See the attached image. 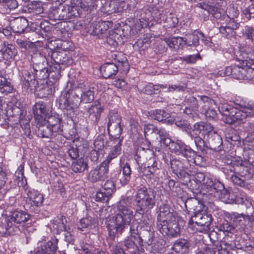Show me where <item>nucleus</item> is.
<instances>
[{
  "label": "nucleus",
  "mask_w": 254,
  "mask_h": 254,
  "mask_svg": "<svg viewBox=\"0 0 254 254\" xmlns=\"http://www.w3.org/2000/svg\"><path fill=\"white\" fill-rule=\"evenodd\" d=\"M241 65L244 67V80L254 82V61H242Z\"/></svg>",
  "instance_id": "4c0bfd02"
},
{
  "label": "nucleus",
  "mask_w": 254,
  "mask_h": 254,
  "mask_svg": "<svg viewBox=\"0 0 254 254\" xmlns=\"http://www.w3.org/2000/svg\"><path fill=\"white\" fill-rule=\"evenodd\" d=\"M215 104H214V105ZM214 105H207V106H205L204 104L202 105V107L205 109H206V111L205 112V116L206 119L208 120H214L217 118V113L216 111L210 107H212Z\"/></svg>",
  "instance_id": "0e129e2a"
},
{
  "label": "nucleus",
  "mask_w": 254,
  "mask_h": 254,
  "mask_svg": "<svg viewBox=\"0 0 254 254\" xmlns=\"http://www.w3.org/2000/svg\"><path fill=\"white\" fill-rule=\"evenodd\" d=\"M103 108L99 104L92 106L88 109L89 118L94 123H97L99 121Z\"/></svg>",
  "instance_id": "a19ab883"
},
{
  "label": "nucleus",
  "mask_w": 254,
  "mask_h": 254,
  "mask_svg": "<svg viewBox=\"0 0 254 254\" xmlns=\"http://www.w3.org/2000/svg\"><path fill=\"white\" fill-rule=\"evenodd\" d=\"M241 52L243 55H245L246 59L242 61H247L248 62H254V48L250 47L249 45H247L241 49Z\"/></svg>",
  "instance_id": "5fc2aeb1"
},
{
  "label": "nucleus",
  "mask_w": 254,
  "mask_h": 254,
  "mask_svg": "<svg viewBox=\"0 0 254 254\" xmlns=\"http://www.w3.org/2000/svg\"><path fill=\"white\" fill-rule=\"evenodd\" d=\"M217 231L213 230L209 234V237L210 239V241L213 243V246H215L216 248H218V251L220 249V243L223 240H219L221 238V233L224 234V232L220 229H217Z\"/></svg>",
  "instance_id": "09e8293b"
},
{
  "label": "nucleus",
  "mask_w": 254,
  "mask_h": 254,
  "mask_svg": "<svg viewBox=\"0 0 254 254\" xmlns=\"http://www.w3.org/2000/svg\"><path fill=\"white\" fill-rule=\"evenodd\" d=\"M168 146L176 155H182L187 159L188 157L193 156L194 153V150L190 146L186 145L181 140H177L176 142L171 141L170 144Z\"/></svg>",
  "instance_id": "f3484780"
},
{
  "label": "nucleus",
  "mask_w": 254,
  "mask_h": 254,
  "mask_svg": "<svg viewBox=\"0 0 254 254\" xmlns=\"http://www.w3.org/2000/svg\"><path fill=\"white\" fill-rule=\"evenodd\" d=\"M5 72L0 71V92L5 95L11 93L13 87L11 83L7 81Z\"/></svg>",
  "instance_id": "58836bf2"
},
{
  "label": "nucleus",
  "mask_w": 254,
  "mask_h": 254,
  "mask_svg": "<svg viewBox=\"0 0 254 254\" xmlns=\"http://www.w3.org/2000/svg\"><path fill=\"white\" fill-rule=\"evenodd\" d=\"M150 116L158 122H163L168 124H172L174 122L169 114L164 110H156L150 113Z\"/></svg>",
  "instance_id": "473e14b6"
},
{
  "label": "nucleus",
  "mask_w": 254,
  "mask_h": 254,
  "mask_svg": "<svg viewBox=\"0 0 254 254\" xmlns=\"http://www.w3.org/2000/svg\"><path fill=\"white\" fill-rule=\"evenodd\" d=\"M156 192L151 188L140 187L137 190L134 201L136 203L135 214L143 216L155 205Z\"/></svg>",
  "instance_id": "7ed1b4c3"
},
{
  "label": "nucleus",
  "mask_w": 254,
  "mask_h": 254,
  "mask_svg": "<svg viewBox=\"0 0 254 254\" xmlns=\"http://www.w3.org/2000/svg\"><path fill=\"white\" fill-rule=\"evenodd\" d=\"M159 131V133L158 135L159 137V141L166 146H168L169 144H170L171 141V139L168 137L169 134L166 130L163 128H161L160 130Z\"/></svg>",
  "instance_id": "680f3d73"
},
{
  "label": "nucleus",
  "mask_w": 254,
  "mask_h": 254,
  "mask_svg": "<svg viewBox=\"0 0 254 254\" xmlns=\"http://www.w3.org/2000/svg\"><path fill=\"white\" fill-rule=\"evenodd\" d=\"M71 92L67 91L62 95L59 100L60 108L62 109L64 114L68 117H72L75 110L79 105V100L75 99L72 101L70 96Z\"/></svg>",
  "instance_id": "423d86ee"
},
{
  "label": "nucleus",
  "mask_w": 254,
  "mask_h": 254,
  "mask_svg": "<svg viewBox=\"0 0 254 254\" xmlns=\"http://www.w3.org/2000/svg\"><path fill=\"white\" fill-rule=\"evenodd\" d=\"M157 165L158 163L156 161L155 158L148 160L145 163L144 169L145 171L147 172V175L154 174L158 170Z\"/></svg>",
  "instance_id": "3c124183"
},
{
  "label": "nucleus",
  "mask_w": 254,
  "mask_h": 254,
  "mask_svg": "<svg viewBox=\"0 0 254 254\" xmlns=\"http://www.w3.org/2000/svg\"><path fill=\"white\" fill-rule=\"evenodd\" d=\"M133 237H128L124 241V245L131 253H135L139 251L135 242L132 240Z\"/></svg>",
  "instance_id": "13d9d810"
},
{
  "label": "nucleus",
  "mask_w": 254,
  "mask_h": 254,
  "mask_svg": "<svg viewBox=\"0 0 254 254\" xmlns=\"http://www.w3.org/2000/svg\"><path fill=\"white\" fill-rule=\"evenodd\" d=\"M27 201L32 206L39 207L42 205L44 200L43 195L39 191L31 188L26 190Z\"/></svg>",
  "instance_id": "393cba45"
},
{
  "label": "nucleus",
  "mask_w": 254,
  "mask_h": 254,
  "mask_svg": "<svg viewBox=\"0 0 254 254\" xmlns=\"http://www.w3.org/2000/svg\"><path fill=\"white\" fill-rule=\"evenodd\" d=\"M125 200L120 202L118 206V212L113 224H108L107 228L109 235L114 238L119 237L126 229H127L130 222L133 217V211L125 205Z\"/></svg>",
  "instance_id": "f03ea898"
},
{
  "label": "nucleus",
  "mask_w": 254,
  "mask_h": 254,
  "mask_svg": "<svg viewBox=\"0 0 254 254\" xmlns=\"http://www.w3.org/2000/svg\"><path fill=\"white\" fill-rule=\"evenodd\" d=\"M194 129L202 133L204 135H207V138L210 136V134L215 133L214 127L209 123L203 122L196 123L194 125Z\"/></svg>",
  "instance_id": "c9c22d12"
},
{
  "label": "nucleus",
  "mask_w": 254,
  "mask_h": 254,
  "mask_svg": "<svg viewBox=\"0 0 254 254\" xmlns=\"http://www.w3.org/2000/svg\"><path fill=\"white\" fill-rule=\"evenodd\" d=\"M88 168V165L87 160L82 157L74 161L71 164V169L76 173H83Z\"/></svg>",
  "instance_id": "ea45409f"
},
{
  "label": "nucleus",
  "mask_w": 254,
  "mask_h": 254,
  "mask_svg": "<svg viewBox=\"0 0 254 254\" xmlns=\"http://www.w3.org/2000/svg\"><path fill=\"white\" fill-rule=\"evenodd\" d=\"M221 23L223 25L219 27V31L222 36L227 39L234 38L236 35V30L240 26V23L237 21H232L221 22Z\"/></svg>",
  "instance_id": "aec40b11"
},
{
  "label": "nucleus",
  "mask_w": 254,
  "mask_h": 254,
  "mask_svg": "<svg viewBox=\"0 0 254 254\" xmlns=\"http://www.w3.org/2000/svg\"><path fill=\"white\" fill-rule=\"evenodd\" d=\"M119 69L117 64L106 63L101 66L100 70L104 78H111L116 75Z\"/></svg>",
  "instance_id": "bb28decb"
},
{
  "label": "nucleus",
  "mask_w": 254,
  "mask_h": 254,
  "mask_svg": "<svg viewBox=\"0 0 254 254\" xmlns=\"http://www.w3.org/2000/svg\"><path fill=\"white\" fill-rule=\"evenodd\" d=\"M95 223V220L91 217L81 219L77 226L78 229L87 232L92 228Z\"/></svg>",
  "instance_id": "a18cd8bd"
},
{
  "label": "nucleus",
  "mask_w": 254,
  "mask_h": 254,
  "mask_svg": "<svg viewBox=\"0 0 254 254\" xmlns=\"http://www.w3.org/2000/svg\"><path fill=\"white\" fill-rule=\"evenodd\" d=\"M247 248L251 250L254 248V243L250 245L242 244L239 241H231L229 236L225 238L224 240L220 243V249L218 250V254H237V250H243Z\"/></svg>",
  "instance_id": "39448f33"
},
{
  "label": "nucleus",
  "mask_w": 254,
  "mask_h": 254,
  "mask_svg": "<svg viewBox=\"0 0 254 254\" xmlns=\"http://www.w3.org/2000/svg\"><path fill=\"white\" fill-rule=\"evenodd\" d=\"M178 217L176 212L168 204L164 203L159 207V213L157 217V227L168 221Z\"/></svg>",
  "instance_id": "2eb2a0df"
},
{
  "label": "nucleus",
  "mask_w": 254,
  "mask_h": 254,
  "mask_svg": "<svg viewBox=\"0 0 254 254\" xmlns=\"http://www.w3.org/2000/svg\"><path fill=\"white\" fill-rule=\"evenodd\" d=\"M111 196L109 192L102 190L97 192L95 199L97 202H108Z\"/></svg>",
  "instance_id": "4d7b16f0"
},
{
  "label": "nucleus",
  "mask_w": 254,
  "mask_h": 254,
  "mask_svg": "<svg viewBox=\"0 0 254 254\" xmlns=\"http://www.w3.org/2000/svg\"><path fill=\"white\" fill-rule=\"evenodd\" d=\"M200 100L198 101L194 96H190L186 97L185 102L193 110H197L200 105H203L202 104H204L205 106L215 104V101L207 96H200Z\"/></svg>",
  "instance_id": "4be33fe9"
},
{
  "label": "nucleus",
  "mask_w": 254,
  "mask_h": 254,
  "mask_svg": "<svg viewBox=\"0 0 254 254\" xmlns=\"http://www.w3.org/2000/svg\"><path fill=\"white\" fill-rule=\"evenodd\" d=\"M170 165L173 172L176 175L184 169L182 162L178 159L172 160Z\"/></svg>",
  "instance_id": "338daca9"
},
{
  "label": "nucleus",
  "mask_w": 254,
  "mask_h": 254,
  "mask_svg": "<svg viewBox=\"0 0 254 254\" xmlns=\"http://www.w3.org/2000/svg\"><path fill=\"white\" fill-rule=\"evenodd\" d=\"M67 57L64 52L54 51L51 55V58L56 64H67Z\"/></svg>",
  "instance_id": "8fccbe9b"
},
{
  "label": "nucleus",
  "mask_w": 254,
  "mask_h": 254,
  "mask_svg": "<svg viewBox=\"0 0 254 254\" xmlns=\"http://www.w3.org/2000/svg\"><path fill=\"white\" fill-rule=\"evenodd\" d=\"M166 43L170 48L175 51L182 48L183 46L186 45L184 38L180 37H172L167 39Z\"/></svg>",
  "instance_id": "c03bdc74"
},
{
  "label": "nucleus",
  "mask_w": 254,
  "mask_h": 254,
  "mask_svg": "<svg viewBox=\"0 0 254 254\" xmlns=\"http://www.w3.org/2000/svg\"><path fill=\"white\" fill-rule=\"evenodd\" d=\"M0 52L3 56V58L7 61L13 59L17 53L15 46L12 44L4 46L1 49Z\"/></svg>",
  "instance_id": "79ce46f5"
},
{
  "label": "nucleus",
  "mask_w": 254,
  "mask_h": 254,
  "mask_svg": "<svg viewBox=\"0 0 254 254\" xmlns=\"http://www.w3.org/2000/svg\"><path fill=\"white\" fill-rule=\"evenodd\" d=\"M46 123L56 134L62 133L63 131L62 119L58 115L48 116L46 119Z\"/></svg>",
  "instance_id": "a878e982"
},
{
  "label": "nucleus",
  "mask_w": 254,
  "mask_h": 254,
  "mask_svg": "<svg viewBox=\"0 0 254 254\" xmlns=\"http://www.w3.org/2000/svg\"><path fill=\"white\" fill-rule=\"evenodd\" d=\"M157 228L162 235L169 237H177L181 234L178 217L157 226Z\"/></svg>",
  "instance_id": "9b49d317"
},
{
  "label": "nucleus",
  "mask_w": 254,
  "mask_h": 254,
  "mask_svg": "<svg viewBox=\"0 0 254 254\" xmlns=\"http://www.w3.org/2000/svg\"><path fill=\"white\" fill-rule=\"evenodd\" d=\"M11 28L15 33H22L28 26V20L23 17H18L10 23Z\"/></svg>",
  "instance_id": "2f4dec72"
},
{
  "label": "nucleus",
  "mask_w": 254,
  "mask_h": 254,
  "mask_svg": "<svg viewBox=\"0 0 254 254\" xmlns=\"http://www.w3.org/2000/svg\"><path fill=\"white\" fill-rule=\"evenodd\" d=\"M24 10L27 13H31V18L34 20L35 16L40 17V14L43 12L42 3L38 1H31L24 7Z\"/></svg>",
  "instance_id": "c756f323"
},
{
  "label": "nucleus",
  "mask_w": 254,
  "mask_h": 254,
  "mask_svg": "<svg viewBox=\"0 0 254 254\" xmlns=\"http://www.w3.org/2000/svg\"><path fill=\"white\" fill-rule=\"evenodd\" d=\"M49 69V73L53 78H58L60 76L61 73V66L60 65L56 64L50 66Z\"/></svg>",
  "instance_id": "69168bd1"
},
{
  "label": "nucleus",
  "mask_w": 254,
  "mask_h": 254,
  "mask_svg": "<svg viewBox=\"0 0 254 254\" xmlns=\"http://www.w3.org/2000/svg\"><path fill=\"white\" fill-rule=\"evenodd\" d=\"M244 67L241 65V62L239 65H234L233 68V73L232 77L238 79H244Z\"/></svg>",
  "instance_id": "6e6d98bb"
},
{
  "label": "nucleus",
  "mask_w": 254,
  "mask_h": 254,
  "mask_svg": "<svg viewBox=\"0 0 254 254\" xmlns=\"http://www.w3.org/2000/svg\"><path fill=\"white\" fill-rule=\"evenodd\" d=\"M31 61L33 63L34 71L44 69V67L48 66V62L46 57L40 53L34 54L32 56Z\"/></svg>",
  "instance_id": "c85d7f7f"
},
{
  "label": "nucleus",
  "mask_w": 254,
  "mask_h": 254,
  "mask_svg": "<svg viewBox=\"0 0 254 254\" xmlns=\"http://www.w3.org/2000/svg\"><path fill=\"white\" fill-rule=\"evenodd\" d=\"M114 60L115 62V64H117L119 66V69L121 67L124 68V70L128 71L129 69V65L127 58L122 53H119L114 55Z\"/></svg>",
  "instance_id": "de8ad7c7"
},
{
  "label": "nucleus",
  "mask_w": 254,
  "mask_h": 254,
  "mask_svg": "<svg viewBox=\"0 0 254 254\" xmlns=\"http://www.w3.org/2000/svg\"><path fill=\"white\" fill-rule=\"evenodd\" d=\"M209 144L208 147L215 151H219L221 149L222 145V139L220 135L216 132L210 134L207 138Z\"/></svg>",
  "instance_id": "e433bc0d"
},
{
  "label": "nucleus",
  "mask_w": 254,
  "mask_h": 254,
  "mask_svg": "<svg viewBox=\"0 0 254 254\" xmlns=\"http://www.w3.org/2000/svg\"><path fill=\"white\" fill-rule=\"evenodd\" d=\"M195 7L200 8L203 11H201L203 15V19L207 20L209 18V15L211 14L214 19H218L221 14L220 8L206 2H201L195 5Z\"/></svg>",
  "instance_id": "a211bd4d"
},
{
  "label": "nucleus",
  "mask_w": 254,
  "mask_h": 254,
  "mask_svg": "<svg viewBox=\"0 0 254 254\" xmlns=\"http://www.w3.org/2000/svg\"><path fill=\"white\" fill-rule=\"evenodd\" d=\"M121 118L115 111L109 112L107 124L108 131L111 137L119 138L122 132Z\"/></svg>",
  "instance_id": "6e6552de"
},
{
  "label": "nucleus",
  "mask_w": 254,
  "mask_h": 254,
  "mask_svg": "<svg viewBox=\"0 0 254 254\" xmlns=\"http://www.w3.org/2000/svg\"><path fill=\"white\" fill-rule=\"evenodd\" d=\"M32 109L36 124L45 123L49 114V109L47 104L42 101L37 102Z\"/></svg>",
  "instance_id": "dca6fc26"
},
{
  "label": "nucleus",
  "mask_w": 254,
  "mask_h": 254,
  "mask_svg": "<svg viewBox=\"0 0 254 254\" xmlns=\"http://www.w3.org/2000/svg\"><path fill=\"white\" fill-rule=\"evenodd\" d=\"M122 139L119 138L111 137L110 140L108 143V147H112L111 150L109 153L105 160L103 162L108 164L110 163L111 161L116 158L121 153V145Z\"/></svg>",
  "instance_id": "412c9836"
},
{
  "label": "nucleus",
  "mask_w": 254,
  "mask_h": 254,
  "mask_svg": "<svg viewBox=\"0 0 254 254\" xmlns=\"http://www.w3.org/2000/svg\"><path fill=\"white\" fill-rule=\"evenodd\" d=\"M67 221L65 217L61 215L60 216H57L53 220V228L57 230L58 233L61 231H66L68 232L69 229L66 226Z\"/></svg>",
  "instance_id": "37998d69"
},
{
  "label": "nucleus",
  "mask_w": 254,
  "mask_h": 254,
  "mask_svg": "<svg viewBox=\"0 0 254 254\" xmlns=\"http://www.w3.org/2000/svg\"><path fill=\"white\" fill-rule=\"evenodd\" d=\"M185 39L186 45L189 46H197L199 45L200 39H201L202 41H204L205 43H206V41L204 39V34L199 31H195L193 33L186 35Z\"/></svg>",
  "instance_id": "7c9ffc66"
},
{
  "label": "nucleus",
  "mask_w": 254,
  "mask_h": 254,
  "mask_svg": "<svg viewBox=\"0 0 254 254\" xmlns=\"http://www.w3.org/2000/svg\"><path fill=\"white\" fill-rule=\"evenodd\" d=\"M108 142L109 141H107L106 135L104 134H101L99 135L94 141V149H96L98 150H101L104 148L108 147Z\"/></svg>",
  "instance_id": "603ef678"
},
{
  "label": "nucleus",
  "mask_w": 254,
  "mask_h": 254,
  "mask_svg": "<svg viewBox=\"0 0 254 254\" xmlns=\"http://www.w3.org/2000/svg\"><path fill=\"white\" fill-rule=\"evenodd\" d=\"M224 166L223 172L231 175V180L236 185L244 187L246 181L253 177V171L249 161L241 158L232 159L230 155H226L222 159Z\"/></svg>",
  "instance_id": "f257e3e1"
},
{
  "label": "nucleus",
  "mask_w": 254,
  "mask_h": 254,
  "mask_svg": "<svg viewBox=\"0 0 254 254\" xmlns=\"http://www.w3.org/2000/svg\"><path fill=\"white\" fill-rule=\"evenodd\" d=\"M78 4H70L68 5V13L70 19L79 17L81 14V11L79 8Z\"/></svg>",
  "instance_id": "052dcab7"
},
{
  "label": "nucleus",
  "mask_w": 254,
  "mask_h": 254,
  "mask_svg": "<svg viewBox=\"0 0 254 254\" xmlns=\"http://www.w3.org/2000/svg\"><path fill=\"white\" fill-rule=\"evenodd\" d=\"M194 219L196 230L200 232L208 233L212 222L211 214L203 211H197L194 213Z\"/></svg>",
  "instance_id": "1a4fd4ad"
},
{
  "label": "nucleus",
  "mask_w": 254,
  "mask_h": 254,
  "mask_svg": "<svg viewBox=\"0 0 254 254\" xmlns=\"http://www.w3.org/2000/svg\"><path fill=\"white\" fill-rule=\"evenodd\" d=\"M30 215L23 210H16L11 212L7 217L0 221V234L13 235L19 231L16 224L26 223L30 218Z\"/></svg>",
  "instance_id": "20e7f679"
},
{
  "label": "nucleus",
  "mask_w": 254,
  "mask_h": 254,
  "mask_svg": "<svg viewBox=\"0 0 254 254\" xmlns=\"http://www.w3.org/2000/svg\"><path fill=\"white\" fill-rule=\"evenodd\" d=\"M191 247V243L190 240L179 238L174 242L172 250L176 253L188 254L190 252Z\"/></svg>",
  "instance_id": "b1692460"
},
{
  "label": "nucleus",
  "mask_w": 254,
  "mask_h": 254,
  "mask_svg": "<svg viewBox=\"0 0 254 254\" xmlns=\"http://www.w3.org/2000/svg\"><path fill=\"white\" fill-rule=\"evenodd\" d=\"M57 242V239H54L53 241H48L44 245L38 247L35 254H54L58 249Z\"/></svg>",
  "instance_id": "cd10ccee"
},
{
  "label": "nucleus",
  "mask_w": 254,
  "mask_h": 254,
  "mask_svg": "<svg viewBox=\"0 0 254 254\" xmlns=\"http://www.w3.org/2000/svg\"><path fill=\"white\" fill-rule=\"evenodd\" d=\"M109 168V165L103 162L90 171L88 175V180L92 183L104 181L108 178Z\"/></svg>",
  "instance_id": "f8f14e48"
},
{
  "label": "nucleus",
  "mask_w": 254,
  "mask_h": 254,
  "mask_svg": "<svg viewBox=\"0 0 254 254\" xmlns=\"http://www.w3.org/2000/svg\"><path fill=\"white\" fill-rule=\"evenodd\" d=\"M220 13L221 15L218 19L221 22H231L232 21H237L235 19L237 18L239 15V11L237 7L234 6H230L228 7L225 11L220 8Z\"/></svg>",
  "instance_id": "5701e85b"
},
{
  "label": "nucleus",
  "mask_w": 254,
  "mask_h": 254,
  "mask_svg": "<svg viewBox=\"0 0 254 254\" xmlns=\"http://www.w3.org/2000/svg\"><path fill=\"white\" fill-rule=\"evenodd\" d=\"M131 169L128 163H126L121 166L120 170L115 171L112 174L111 179L119 181L123 186L127 185L131 179Z\"/></svg>",
  "instance_id": "4468645a"
},
{
  "label": "nucleus",
  "mask_w": 254,
  "mask_h": 254,
  "mask_svg": "<svg viewBox=\"0 0 254 254\" xmlns=\"http://www.w3.org/2000/svg\"><path fill=\"white\" fill-rule=\"evenodd\" d=\"M128 227H129L130 237H133V239L137 242L139 245L141 246L142 245V243L143 240L145 241L148 246H150L152 244V233L149 231H145V235L143 236V239H142L139 234L138 228L139 227V226L138 224H133L131 226L129 225Z\"/></svg>",
  "instance_id": "6ab92c4d"
},
{
  "label": "nucleus",
  "mask_w": 254,
  "mask_h": 254,
  "mask_svg": "<svg viewBox=\"0 0 254 254\" xmlns=\"http://www.w3.org/2000/svg\"><path fill=\"white\" fill-rule=\"evenodd\" d=\"M225 137L227 141L231 144L233 142L239 141L240 140V137L238 135L236 131L231 129L228 131L225 134Z\"/></svg>",
  "instance_id": "774afa93"
},
{
  "label": "nucleus",
  "mask_w": 254,
  "mask_h": 254,
  "mask_svg": "<svg viewBox=\"0 0 254 254\" xmlns=\"http://www.w3.org/2000/svg\"><path fill=\"white\" fill-rule=\"evenodd\" d=\"M254 117L253 110L248 108V103L246 105L242 110L234 107L231 109L230 116L227 121L228 124H233L237 121H243L247 118H252Z\"/></svg>",
  "instance_id": "ddd939ff"
},
{
  "label": "nucleus",
  "mask_w": 254,
  "mask_h": 254,
  "mask_svg": "<svg viewBox=\"0 0 254 254\" xmlns=\"http://www.w3.org/2000/svg\"><path fill=\"white\" fill-rule=\"evenodd\" d=\"M38 129V135L42 138H52L56 135V133L53 131L50 127L45 122L42 124H36Z\"/></svg>",
  "instance_id": "72a5a7b5"
},
{
  "label": "nucleus",
  "mask_w": 254,
  "mask_h": 254,
  "mask_svg": "<svg viewBox=\"0 0 254 254\" xmlns=\"http://www.w3.org/2000/svg\"><path fill=\"white\" fill-rule=\"evenodd\" d=\"M73 97L81 102L87 103H90L94 100V92L91 90L87 83L82 82L78 84L77 86L71 91Z\"/></svg>",
  "instance_id": "0eeeda50"
},
{
  "label": "nucleus",
  "mask_w": 254,
  "mask_h": 254,
  "mask_svg": "<svg viewBox=\"0 0 254 254\" xmlns=\"http://www.w3.org/2000/svg\"><path fill=\"white\" fill-rule=\"evenodd\" d=\"M194 154L193 156L188 157L187 159L189 161H193V162L197 166H202L204 165L205 162V158L201 155L198 154L197 152L194 151Z\"/></svg>",
  "instance_id": "bf43d9fd"
},
{
  "label": "nucleus",
  "mask_w": 254,
  "mask_h": 254,
  "mask_svg": "<svg viewBox=\"0 0 254 254\" xmlns=\"http://www.w3.org/2000/svg\"><path fill=\"white\" fill-rule=\"evenodd\" d=\"M136 153L138 154L140 157L148 160H151L154 158V152L149 148L145 149L142 147H139L136 151Z\"/></svg>",
  "instance_id": "864d4df0"
},
{
  "label": "nucleus",
  "mask_w": 254,
  "mask_h": 254,
  "mask_svg": "<svg viewBox=\"0 0 254 254\" xmlns=\"http://www.w3.org/2000/svg\"><path fill=\"white\" fill-rule=\"evenodd\" d=\"M233 108V106L227 104H222L219 106L218 110L221 114L226 117V120L227 121L230 116L231 109Z\"/></svg>",
  "instance_id": "e2e57ef3"
},
{
  "label": "nucleus",
  "mask_w": 254,
  "mask_h": 254,
  "mask_svg": "<svg viewBox=\"0 0 254 254\" xmlns=\"http://www.w3.org/2000/svg\"><path fill=\"white\" fill-rule=\"evenodd\" d=\"M96 0H79L77 4L84 11L90 13L97 8Z\"/></svg>",
  "instance_id": "49530a36"
},
{
  "label": "nucleus",
  "mask_w": 254,
  "mask_h": 254,
  "mask_svg": "<svg viewBox=\"0 0 254 254\" xmlns=\"http://www.w3.org/2000/svg\"><path fill=\"white\" fill-rule=\"evenodd\" d=\"M204 186L208 190L217 192L218 197L223 199V201L229 196L228 191L225 188L224 184L216 179L207 177Z\"/></svg>",
  "instance_id": "9d476101"
},
{
  "label": "nucleus",
  "mask_w": 254,
  "mask_h": 254,
  "mask_svg": "<svg viewBox=\"0 0 254 254\" xmlns=\"http://www.w3.org/2000/svg\"><path fill=\"white\" fill-rule=\"evenodd\" d=\"M22 84L23 88L28 89L29 87H36L37 81L34 73L29 71H24L22 72Z\"/></svg>",
  "instance_id": "f704fd0d"
}]
</instances>
